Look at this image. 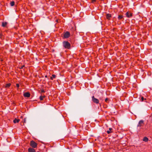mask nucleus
I'll list each match as a JSON object with an SVG mask.
<instances>
[{
	"label": "nucleus",
	"mask_w": 152,
	"mask_h": 152,
	"mask_svg": "<svg viewBox=\"0 0 152 152\" xmlns=\"http://www.w3.org/2000/svg\"><path fill=\"white\" fill-rule=\"evenodd\" d=\"M31 94L29 92H26L24 93L23 96L24 97L29 98L30 97Z\"/></svg>",
	"instance_id": "423d86ee"
},
{
	"label": "nucleus",
	"mask_w": 152,
	"mask_h": 152,
	"mask_svg": "<svg viewBox=\"0 0 152 152\" xmlns=\"http://www.w3.org/2000/svg\"><path fill=\"white\" fill-rule=\"evenodd\" d=\"M15 2L14 1H12L10 3V4L11 6H13L15 5Z\"/></svg>",
	"instance_id": "a211bd4d"
},
{
	"label": "nucleus",
	"mask_w": 152,
	"mask_h": 152,
	"mask_svg": "<svg viewBox=\"0 0 152 152\" xmlns=\"http://www.w3.org/2000/svg\"><path fill=\"white\" fill-rule=\"evenodd\" d=\"M3 34L2 32L0 33V38H1Z\"/></svg>",
	"instance_id": "393cba45"
},
{
	"label": "nucleus",
	"mask_w": 152,
	"mask_h": 152,
	"mask_svg": "<svg viewBox=\"0 0 152 152\" xmlns=\"http://www.w3.org/2000/svg\"><path fill=\"white\" fill-rule=\"evenodd\" d=\"M113 129L112 128H110L109 129V130L107 131V133L108 134H109L110 133H112L113 132Z\"/></svg>",
	"instance_id": "9d476101"
},
{
	"label": "nucleus",
	"mask_w": 152,
	"mask_h": 152,
	"mask_svg": "<svg viewBox=\"0 0 152 152\" xmlns=\"http://www.w3.org/2000/svg\"><path fill=\"white\" fill-rule=\"evenodd\" d=\"M70 35V33L69 31H66L65 32L63 33V37L64 38H69Z\"/></svg>",
	"instance_id": "20e7f679"
},
{
	"label": "nucleus",
	"mask_w": 152,
	"mask_h": 152,
	"mask_svg": "<svg viewBox=\"0 0 152 152\" xmlns=\"http://www.w3.org/2000/svg\"><path fill=\"white\" fill-rule=\"evenodd\" d=\"M16 86L17 87V88H18L17 90H18V89L20 86L19 84L18 83H17L16 84Z\"/></svg>",
	"instance_id": "412c9836"
},
{
	"label": "nucleus",
	"mask_w": 152,
	"mask_h": 152,
	"mask_svg": "<svg viewBox=\"0 0 152 152\" xmlns=\"http://www.w3.org/2000/svg\"><path fill=\"white\" fill-rule=\"evenodd\" d=\"M28 152H36V151L33 148H28Z\"/></svg>",
	"instance_id": "1a4fd4ad"
},
{
	"label": "nucleus",
	"mask_w": 152,
	"mask_h": 152,
	"mask_svg": "<svg viewBox=\"0 0 152 152\" xmlns=\"http://www.w3.org/2000/svg\"><path fill=\"white\" fill-rule=\"evenodd\" d=\"M24 66H25V65H23V66H20L19 68H20V69H23V67H24Z\"/></svg>",
	"instance_id": "4be33fe9"
},
{
	"label": "nucleus",
	"mask_w": 152,
	"mask_h": 152,
	"mask_svg": "<svg viewBox=\"0 0 152 152\" xmlns=\"http://www.w3.org/2000/svg\"><path fill=\"white\" fill-rule=\"evenodd\" d=\"M148 138L146 137H144L143 139V140L145 142H148Z\"/></svg>",
	"instance_id": "ddd939ff"
},
{
	"label": "nucleus",
	"mask_w": 152,
	"mask_h": 152,
	"mask_svg": "<svg viewBox=\"0 0 152 152\" xmlns=\"http://www.w3.org/2000/svg\"><path fill=\"white\" fill-rule=\"evenodd\" d=\"M144 99L146 100V99L145 98L144 99L143 97L142 96L141 97V101H144Z\"/></svg>",
	"instance_id": "aec40b11"
},
{
	"label": "nucleus",
	"mask_w": 152,
	"mask_h": 152,
	"mask_svg": "<svg viewBox=\"0 0 152 152\" xmlns=\"http://www.w3.org/2000/svg\"><path fill=\"white\" fill-rule=\"evenodd\" d=\"M92 101L94 103H95L97 104L99 103V100L98 99L95 98L94 96H92Z\"/></svg>",
	"instance_id": "39448f33"
},
{
	"label": "nucleus",
	"mask_w": 152,
	"mask_h": 152,
	"mask_svg": "<svg viewBox=\"0 0 152 152\" xmlns=\"http://www.w3.org/2000/svg\"><path fill=\"white\" fill-rule=\"evenodd\" d=\"M11 85V84L10 83L6 84V85L5 86V88H9L10 86Z\"/></svg>",
	"instance_id": "4468645a"
},
{
	"label": "nucleus",
	"mask_w": 152,
	"mask_h": 152,
	"mask_svg": "<svg viewBox=\"0 0 152 152\" xmlns=\"http://www.w3.org/2000/svg\"><path fill=\"white\" fill-rule=\"evenodd\" d=\"M144 125V123L143 120H140L138 123L137 126V127H143Z\"/></svg>",
	"instance_id": "7ed1b4c3"
},
{
	"label": "nucleus",
	"mask_w": 152,
	"mask_h": 152,
	"mask_svg": "<svg viewBox=\"0 0 152 152\" xmlns=\"http://www.w3.org/2000/svg\"><path fill=\"white\" fill-rule=\"evenodd\" d=\"M119 20H121L124 19L123 16L122 15H119L118 17Z\"/></svg>",
	"instance_id": "f8f14e48"
},
{
	"label": "nucleus",
	"mask_w": 152,
	"mask_h": 152,
	"mask_svg": "<svg viewBox=\"0 0 152 152\" xmlns=\"http://www.w3.org/2000/svg\"><path fill=\"white\" fill-rule=\"evenodd\" d=\"M45 97V96L44 95V96H41L39 97V99L40 100L42 101L43 100V99Z\"/></svg>",
	"instance_id": "dca6fc26"
},
{
	"label": "nucleus",
	"mask_w": 152,
	"mask_h": 152,
	"mask_svg": "<svg viewBox=\"0 0 152 152\" xmlns=\"http://www.w3.org/2000/svg\"><path fill=\"white\" fill-rule=\"evenodd\" d=\"M115 152H117L115 151Z\"/></svg>",
	"instance_id": "c85d7f7f"
},
{
	"label": "nucleus",
	"mask_w": 152,
	"mask_h": 152,
	"mask_svg": "<svg viewBox=\"0 0 152 152\" xmlns=\"http://www.w3.org/2000/svg\"><path fill=\"white\" fill-rule=\"evenodd\" d=\"M47 77H47V75H45V77L47 78Z\"/></svg>",
	"instance_id": "a878e982"
},
{
	"label": "nucleus",
	"mask_w": 152,
	"mask_h": 152,
	"mask_svg": "<svg viewBox=\"0 0 152 152\" xmlns=\"http://www.w3.org/2000/svg\"><path fill=\"white\" fill-rule=\"evenodd\" d=\"M106 17L107 20H110L111 18L112 17L111 14L109 13L107 14L106 15Z\"/></svg>",
	"instance_id": "0eeeda50"
},
{
	"label": "nucleus",
	"mask_w": 152,
	"mask_h": 152,
	"mask_svg": "<svg viewBox=\"0 0 152 152\" xmlns=\"http://www.w3.org/2000/svg\"><path fill=\"white\" fill-rule=\"evenodd\" d=\"M63 45L64 47L66 49H69L71 48V45L67 41H64L63 42Z\"/></svg>",
	"instance_id": "f257e3e1"
},
{
	"label": "nucleus",
	"mask_w": 152,
	"mask_h": 152,
	"mask_svg": "<svg viewBox=\"0 0 152 152\" xmlns=\"http://www.w3.org/2000/svg\"><path fill=\"white\" fill-rule=\"evenodd\" d=\"M41 93H44L45 92V91H44V89H42L41 90Z\"/></svg>",
	"instance_id": "b1692460"
},
{
	"label": "nucleus",
	"mask_w": 152,
	"mask_h": 152,
	"mask_svg": "<svg viewBox=\"0 0 152 152\" xmlns=\"http://www.w3.org/2000/svg\"><path fill=\"white\" fill-rule=\"evenodd\" d=\"M110 99L109 98H107L105 99V101L107 103H108Z\"/></svg>",
	"instance_id": "6ab92c4d"
},
{
	"label": "nucleus",
	"mask_w": 152,
	"mask_h": 152,
	"mask_svg": "<svg viewBox=\"0 0 152 152\" xmlns=\"http://www.w3.org/2000/svg\"><path fill=\"white\" fill-rule=\"evenodd\" d=\"M7 24V23L6 22H3L2 23V26L3 27H6Z\"/></svg>",
	"instance_id": "2eb2a0df"
},
{
	"label": "nucleus",
	"mask_w": 152,
	"mask_h": 152,
	"mask_svg": "<svg viewBox=\"0 0 152 152\" xmlns=\"http://www.w3.org/2000/svg\"><path fill=\"white\" fill-rule=\"evenodd\" d=\"M37 144L33 140H32L30 142V146L34 148H35L37 147Z\"/></svg>",
	"instance_id": "f03ea898"
},
{
	"label": "nucleus",
	"mask_w": 152,
	"mask_h": 152,
	"mask_svg": "<svg viewBox=\"0 0 152 152\" xmlns=\"http://www.w3.org/2000/svg\"><path fill=\"white\" fill-rule=\"evenodd\" d=\"M20 120L19 119L15 118L13 120V122L14 123H18L20 121Z\"/></svg>",
	"instance_id": "9b49d317"
},
{
	"label": "nucleus",
	"mask_w": 152,
	"mask_h": 152,
	"mask_svg": "<svg viewBox=\"0 0 152 152\" xmlns=\"http://www.w3.org/2000/svg\"><path fill=\"white\" fill-rule=\"evenodd\" d=\"M96 1V0H91V3H94V2H95Z\"/></svg>",
	"instance_id": "5701e85b"
},
{
	"label": "nucleus",
	"mask_w": 152,
	"mask_h": 152,
	"mask_svg": "<svg viewBox=\"0 0 152 152\" xmlns=\"http://www.w3.org/2000/svg\"><path fill=\"white\" fill-rule=\"evenodd\" d=\"M126 16L128 18H131L132 16V14L130 13L129 12H127L126 13Z\"/></svg>",
	"instance_id": "6e6552de"
},
{
	"label": "nucleus",
	"mask_w": 152,
	"mask_h": 152,
	"mask_svg": "<svg viewBox=\"0 0 152 152\" xmlns=\"http://www.w3.org/2000/svg\"><path fill=\"white\" fill-rule=\"evenodd\" d=\"M56 77V76L54 74H53L52 75V77H51L50 78V79L52 80H53V78H55Z\"/></svg>",
	"instance_id": "f3484780"
},
{
	"label": "nucleus",
	"mask_w": 152,
	"mask_h": 152,
	"mask_svg": "<svg viewBox=\"0 0 152 152\" xmlns=\"http://www.w3.org/2000/svg\"><path fill=\"white\" fill-rule=\"evenodd\" d=\"M99 99H101V98H99Z\"/></svg>",
	"instance_id": "cd10ccee"
},
{
	"label": "nucleus",
	"mask_w": 152,
	"mask_h": 152,
	"mask_svg": "<svg viewBox=\"0 0 152 152\" xmlns=\"http://www.w3.org/2000/svg\"><path fill=\"white\" fill-rule=\"evenodd\" d=\"M24 122L25 123V120L24 121Z\"/></svg>",
	"instance_id": "bb28decb"
}]
</instances>
